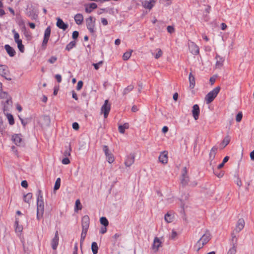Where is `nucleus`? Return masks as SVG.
I'll list each match as a JSON object with an SVG mask.
<instances>
[{"label":"nucleus","instance_id":"56","mask_svg":"<svg viewBox=\"0 0 254 254\" xmlns=\"http://www.w3.org/2000/svg\"><path fill=\"white\" fill-rule=\"evenodd\" d=\"M75 205L76 206V208L78 210H81L82 208V207L81 206V203L80 202V200L79 199H77L75 201Z\"/></svg>","mask_w":254,"mask_h":254},{"label":"nucleus","instance_id":"61","mask_svg":"<svg viewBox=\"0 0 254 254\" xmlns=\"http://www.w3.org/2000/svg\"><path fill=\"white\" fill-rule=\"evenodd\" d=\"M21 185L22 187L27 188L28 187V183L26 180L22 181L21 182Z\"/></svg>","mask_w":254,"mask_h":254},{"label":"nucleus","instance_id":"43","mask_svg":"<svg viewBox=\"0 0 254 254\" xmlns=\"http://www.w3.org/2000/svg\"><path fill=\"white\" fill-rule=\"evenodd\" d=\"M164 218H165V221L167 223L172 222L173 221V217L169 213H167L166 214H165Z\"/></svg>","mask_w":254,"mask_h":254},{"label":"nucleus","instance_id":"22","mask_svg":"<svg viewBox=\"0 0 254 254\" xmlns=\"http://www.w3.org/2000/svg\"><path fill=\"white\" fill-rule=\"evenodd\" d=\"M12 140L16 145H20L21 141V135L20 134H15L12 135Z\"/></svg>","mask_w":254,"mask_h":254},{"label":"nucleus","instance_id":"6","mask_svg":"<svg viewBox=\"0 0 254 254\" xmlns=\"http://www.w3.org/2000/svg\"><path fill=\"white\" fill-rule=\"evenodd\" d=\"M86 26L87 29L89 30L90 33H94L95 32V19L91 16H89L86 20Z\"/></svg>","mask_w":254,"mask_h":254},{"label":"nucleus","instance_id":"64","mask_svg":"<svg viewBox=\"0 0 254 254\" xmlns=\"http://www.w3.org/2000/svg\"><path fill=\"white\" fill-rule=\"evenodd\" d=\"M55 78L56 79V80H57V81L59 82V83H60L62 81V76L60 74H56L55 75Z\"/></svg>","mask_w":254,"mask_h":254},{"label":"nucleus","instance_id":"35","mask_svg":"<svg viewBox=\"0 0 254 254\" xmlns=\"http://www.w3.org/2000/svg\"><path fill=\"white\" fill-rule=\"evenodd\" d=\"M134 88V86L132 85H130L125 88L123 91V95H125L130 92L131 91L133 90Z\"/></svg>","mask_w":254,"mask_h":254},{"label":"nucleus","instance_id":"4","mask_svg":"<svg viewBox=\"0 0 254 254\" xmlns=\"http://www.w3.org/2000/svg\"><path fill=\"white\" fill-rule=\"evenodd\" d=\"M37 210L42 212L44 211V203L43 199L42 191L38 190V195L37 199Z\"/></svg>","mask_w":254,"mask_h":254},{"label":"nucleus","instance_id":"48","mask_svg":"<svg viewBox=\"0 0 254 254\" xmlns=\"http://www.w3.org/2000/svg\"><path fill=\"white\" fill-rule=\"evenodd\" d=\"M17 44V47L20 52L23 53L24 51V46L22 44V41L18 42Z\"/></svg>","mask_w":254,"mask_h":254},{"label":"nucleus","instance_id":"30","mask_svg":"<svg viewBox=\"0 0 254 254\" xmlns=\"http://www.w3.org/2000/svg\"><path fill=\"white\" fill-rule=\"evenodd\" d=\"M32 197V193L31 192H29L26 194H24L23 196V200L24 202L30 203V201Z\"/></svg>","mask_w":254,"mask_h":254},{"label":"nucleus","instance_id":"50","mask_svg":"<svg viewBox=\"0 0 254 254\" xmlns=\"http://www.w3.org/2000/svg\"><path fill=\"white\" fill-rule=\"evenodd\" d=\"M163 54V52L160 49H157V53L155 55V58L156 59H159L160 57L162 56Z\"/></svg>","mask_w":254,"mask_h":254},{"label":"nucleus","instance_id":"17","mask_svg":"<svg viewBox=\"0 0 254 254\" xmlns=\"http://www.w3.org/2000/svg\"><path fill=\"white\" fill-rule=\"evenodd\" d=\"M161 246V242L158 237H155L154 239L153 244L152 246V249L155 252L158 251V249Z\"/></svg>","mask_w":254,"mask_h":254},{"label":"nucleus","instance_id":"13","mask_svg":"<svg viewBox=\"0 0 254 254\" xmlns=\"http://www.w3.org/2000/svg\"><path fill=\"white\" fill-rule=\"evenodd\" d=\"M239 233H235L234 232H232L231 233V239H230V241L231 243V245L232 246H238V241L239 238Z\"/></svg>","mask_w":254,"mask_h":254},{"label":"nucleus","instance_id":"27","mask_svg":"<svg viewBox=\"0 0 254 254\" xmlns=\"http://www.w3.org/2000/svg\"><path fill=\"white\" fill-rule=\"evenodd\" d=\"M165 152L164 151L162 154H160L159 156V160L160 162L162 163L163 164H166L168 161V157L167 156V154H164Z\"/></svg>","mask_w":254,"mask_h":254},{"label":"nucleus","instance_id":"23","mask_svg":"<svg viewBox=\"0 0 254 254\" xmlns=\"http://www.w3.org/2000/svg\"><path fill=\"white\" fill-rule=\"evenodd\" d=\"M97 7L96 3L92 2L90 3L88 5L85 6V10L86 13H91L93 9H96Z\"/></svg>","mask_w":254,"mask_h":254},{"label":"nucleus","instance_id":"62","mask_svg":"<svg viewBox=\"0 0 254 254\" xmlns=\"http://www.w3.org/2000/svg\"><path fill=\"white\" fill-rule=\"evenodd\" d=\"M214 173L218 178H222L224 175V173L222 171H220L219 173H217L214 171Z\"/></svg>","mask_w":254,"mask_h":254},{"label":"nucleus","instance_id":"14","mask_svg":"<svg viewBox=\"0 0 254 254\" xmlns=\"http://www.w3.org/2000/svg\"><path fill=\"white\" fill-rule=\"evenodd\" d=\"M90 224V219L88 215H84L81 220L82 229H88Z\"/></svg>","mask_w":254,"mask_h":254},{"label":"nucleus","instance_id":"47","mask_svg":"<svg viewBox=\"0 0 254 254\" xmlns=\"http://www.w3.org/2000/svg\"><path fill=\"white\" fill-rule=\"evenodd\" d=\"M4 126L3 124V121L1 117H0V132L3 134V133L4 132Z\"/></svg>","mask_w":254,"mask_h":254},{"label":"nucleus","instance_id":"51","mask_svg":"<svg viewBox=\"0 0 254 254\" xmlns=\"http://www.w3.org/2000/svg\"><path fill=\"white\" fill-rule=\"evenodd\" d=\"M242 117H243L242 113V112L238 113L236 117V121L237 122H240L242 120Z\"/></svg>","mask_w":254,"mask_h":254},{"label":"nucleus","instance_id":"24","mask_svg":"<svg viewBox=\"0 0 254 254\" xmlns=\"http://www.w3.org/2000/svg\"><path fill=\"white\" fill-rule=\"evenodd\" d=\"M216 66L217 67H221L223 65V64L224 61L223 58L217 54L216 56Z\"/></svg>","mask_w":254,"mask_h":254},{"label":"nucleus","instance_id":"45","mask_svg":"<svg viewBox=\"0 0 254 254\" xmlns=\"http://www.w3.org/2000/svg\"><path fill=\"white\" fill-rule=\"evenodd\" d=\"M237 248L236 246H232V247L229 250L227 254H235L237 252Z\"/></svg>","mask_w":254,"mask_h":254},{"label":"nucleus","instance_id":"57","mask_svg":"<svg viewBox=\"0 0 254 254\" xmlns=\"http://www.w3.org/2000/svg\"><path fill=\"white\" fill-rule=\"evenodd\" d=\"M78 35H79L78 32L77 31H74L72 33V37L73 39L75 40L76 39H77L78 38Z\"/></svg>","mask_w":254,"mask_h":254},{"label":"nucleus","instance_id":"63","mask_svg":"<svg viewBox=\"0 0 254 254\" xmlns=\"http://www.w3.org/2000/svg\"><path fill=\"white\" fill-rule=\"evenodd\" d=\"M107 227H102L100 229V233H101L102 234H105L106 232H107Z\"/></svg>","mask_w":254,"mask_h":254},{"label":"nucleus","instance_id":"40","mask_svg":"<svg viewBox=\"0 0 254 254\" xmlns=\"http://www.w3.org/2000/svg\"><path fill=\"white\" fill-rule=\"evenodd\" d=\"M28 15L29 16V17H31V19L32 20H36L38 18V14L36 13H34L33 10H32L31 11H29L28 13Z\"/></svg>","mask_w":254,"mask_h":254},{"label":"nucleus","instance_id":"26","mask_svg":"<svg viewBox=\"0 0 254 254\" xmlns=\"http://www.w3.org/2000/svg\"><path fill=\"white\" fill-rule=\"evenodd\" d=\"M189 79L190 82V87L191 89H192L195 86V78L191 72H190L189 74Z\"/></svg>","mask_w":254,"mask_h":254},{"label":"nucleus","instance_id":"54","mask_svg":"<svg viewBox=\"0 0 254 254\" xmlns=\"http://www.w3.org/2000/svg\"><path fill=\"white\" fill-rule=\"evenodd\" d=\"M167 31L171 34L175 31V29L172 26H168L167 27Z\"/></svg>","mask_w":254,"mask_h":254},{"label":"nucleus","instance_id":"25","mask_svg":"<svg viewBox=\"0 0 254 254\" xmlns=\"http://www.w3.org/2000/svg\"><path fill=\"white\" fill-rule=\"evenodd\" d=\"M74 20L77 24H81L83 21V16L80 13H77L74 16Z\"/></svg>","mask_w":254,"mask_h":254},{"label":"nucleus","instance_id":"2","mask_svg":"<svg viewBox=\"0 0 254 254\" xmlns=\"http://www.w3.org/2000/svg\"><path fill=\"white\" fill-rule=\"evenodd\" d=\"M0 75L7 80H11L10 71L8 67L5 65L0 64Z\"/></svg>","mask_w":254,"mask_h":254},{"label":"nucleus","instance_id":"36","mask_svg":"<svg viewBox=\"0 0 254 254\" xmlns=\"http://www.w3.org/2000/svg\"><path fill=\"white\" fill-rule=\"evenodd\" d=\"M76 45V42L75 41H71L69 43H68L66 47L65 50L69 51L71 49H72Z\"/></svg>","mask_w":254,"mask_h":254},{"label":"nucleus","instance_id":"32","mask_svg":"<svg viewBox=\"0 0 254 254\" xmlns=\"http://www.w3.org/2000/svg\"><path fill=\"white\" fill-rule=\"evenodd\" d=\"M12 32L14 35V39L15 43H17L18 42L22 41V40L19 39V35L18 33L17 32L15 29H13L12 30Z\"/></svg>","mask_w":254,"mask_h":254},{"label":"nucleus","instance_id":"53","mask_svg":"<svg viewBox=\"0 0 254 254\" xmlns=\"http://www.w3.org/2000/svg\"><path fill=\"white\" fill-rule=\"evenodd\" d=\"M83 82L80 80V81H79L77 83V86H76V89L77 90H80L82 86H83Z\"/></svg>","mask_w":254,"mask_h":254},{"label":"nucleus","instance_id":"42","mask_svg":"<svg viewBox=\"0 0 254 254\" xmlns=\"http://www.w3.org/2000/svg\"><path fill=\"white\" fill-rule=\"evenodd\" d=\"M132 51L131 50L130 52H127L125 53L123 56V59L125 61H127L130 57Z\"/></svg>","mask_w":254,"mask_h":254},{"label":"nucleus","instance_id":"15","mask_svg":"<svg viewBox=\"0 0 254 254\" xmlns=\"http://www.w3.org/2000/svg\"><path fill=\"white\" fill-rule=\"evenodd\" d=\"M135 155L134 154H130L127 156L125 164L127 167H130L134 162Z\"/></svg>","mask_w":254,"mask_h":254},{"label":"nucleus","instance_id":"5","mask_svg":"<svg viewBox=\"0 0 254 254\" xmlns=\"http://www.w3.org/2000/svg\"><path fill=\"white\" fill-rule=\"evenodd\" d=\"M51 31L50 26H48L45 31L44 39L42 44V47L44 50L46 49L47 47V45L51 35Z\"/></svg>","mask_w":254,"mask_h":254},{"label":"nucleus","instance_id":"11","mask_svg":"<svg viewBox=\"0 0 254 254\" xmlns=\"http://www.w3.org/2000/svg\"><path fill=\"white\" fill-rule=\"evenodd\" d=\"M155 2V0H145L141 1V4L144 8L150 10L154 6Z\"/></svg>","mask_w":254,"mask_h":254},{"label":"nucleus","instance_id":"34","mask_svg":"<svg viewBox=\"0 0 254 254\" xmlns=\"http://www.w3.org/2000/svg\"><path fill=\"white\" fill-rule=\"evenodd\" d=\"M91 250L93 254H97L98 247L96 242H93L91 245Z\"/></svg>","mask_w":254,"mask_h":254},{"label":"nucleus","instance_id":"46","mask_svg":"<svg viewBox=\"0 0 254 254\" xmlns=\"http://www.w3.org/2000/svg\"><path fill=\"white\" fill-rule=\"evenodd\" d=\"M230 141V138L229 136L225 137L222 141V144L224 145V147L227 146Z\"/></svg>","mask_w":254,"mask_h":254},{"label":"nucleus","instance_id":"38","mask_svg":"<svg viewBox=\"0 0 254 254\" xmlns=\"http://www.w3.org/2000/svg\"><path fill=\"white\" fill-rule=\"evenodd\" d=\"M204 245L202 243L201 241L199 240L194 246V248L196 251H199Z\"/></svg>","mask_w":254,"mask_h":254},{"label":"nucleus","instance_id":"55","mask_svg":"<svg viewBox=\"0 0 254 254\" xmlns=\"http://www.w3.org/2000/svg\"><path fill=\"white\" fill-rule=\"evenodd\" d=\"M44 212L37 211V218L38 220H40L43 216Z\"/></svg>","mask_w":254,"mask_h":254},{"label":"nucleus","instance_id":"31","mask_svg":"<svg viewBox=\"0 0 254 254\" xmlns=\"http://www.w3.org/2000/svg\"><path fill=\"white\" fill-rule=\"evenodd\" d=\"M129 127V125L127 123H125L123 125H120L119 127V131L121 133H124L126 129H127Z\"/></svg>","mask_w":254,"mask_h":254},{"label":"nucleus","instance_id":"29","mask_svg":"<svg viewBox=\"0 0 254 254\" xmlns=\"http://www.w3.org/2000/svg\"><path fill=\"white\" fill-rule=\"evenodd\" d=\"M44 123L41 124L42 126H49L50 124V119L48 116H44L42 118Z\"/></svg>","mask_w":254,"mask_h":254},{"label":"nucleus","instance_id":"8","mask_svg":"<svg viewBox=\"0 0 254 254\" xmlns=\"http://www.w3.org/2000/svg\"><path fill=\"white\" fill-rule=\"evenodd\" d=\"M111 110V104L108 100L105 101L104 104L101 107V112L104 114L105 118H107Z\"/></svg>","mask_w":254,"mask_h":254},{"label":"nucleus","instance_id":"60","mask_svg":"<svg viewBox=\"0 0 254 254\" xmlns=\"http://www.w3.org/2000/svg\"><path fill=\"white\" fill-rule=\"evenodd\" d=\"M70 163L69 159L67 157L64 158L62 160V163L65 165L68 164Z\"/></svg>","mask_w":254,"mask_h":254},{"label":"nucleus","instance_id":"49","mask_svg":"<svg viewBox=\"0 0 254 254\" xmlns=\"http://www.w3.org/2000/svg\"><path fill=\"white\" fill-rule=\"evenodd\" d=\"M103 64V62L102 61H100L98 63H93L92 65L94 67L96 70H98L99 68V66L102 65Z\"/></svg>","mask_w":254,"mask_h":254},{"label":"nucleus","instance_id":"20","mask_svg":"<svg viewBox=\"0 0 254 254\" xmlns=\"http://www.w3.org/2000/svg\"><path fill=\"white\" fill-rule=\"evenodd\" d=\"M57 26L63 30H65L68 27V25L64 23L63 20L60 18L57 19Z\"/></svg>","mask_w":254,"mask_h":254},{"label":"nucleus","instance_id":"59","mask_svg":"<svg viewBox=\"0 0 254 254\" xmlns=\"http://www.w3.org/2000/svg\"><path fill=\"white\" fill-rule=\"evenodd\" d=\"M72 128L75 130H78L79 128V124L76 122L73 123L72 124Z\"/></svg>","mask_w":254,"mask_h":254},{"label":"nucleus","instance_id":"19","mask_svg":"<svg viewBox=\"0 0 254 254\" xmlns=\"http://www.w3.org/2000/svg\"><path fill=\"white\" fill-rule=\"evenodd\" d=\"M4 49L6 50L7 54L10 57H13L15 55L16 52L15 50L12 47L10 46L9 45H5L4 46Z\"/></svg>","mask_w":254,"mask_h":254},{"label":"nucleus","instance_id":"10","mask_svg":"<svg viewBox=\"0 0 254 254\" xmlns=\"http://www.w3.org/2000/svg\"><path fill=\"white\" fill-rule=\"evenodd\" d=\"M245 225V221L243 219H239L236 224L235 228L233 230L235 233H239L244 228Z\"/></svg>","mask_w":254,"mask_h":254},{"label":"nucleus","instance_id":"33","mask_svg":"<svg viewBox=\"0 0 254 254\" xmlns=\"http://www.w3.org/2000/svg\"><path fill=\"white\" fill-rule=\"evenodd\" d=\"M15 230L16 232H21L23 230V227L21 225H19L18 224V221L16 219L15 221Z\"/></svg>","mask_w":254,"mask_h":254},{"label":"nucleus","instance_id":"9","mask_svg":"<svg viewBox=\"0 0 254 254\" xmlns=\"http://www.w3.org/2000/svg\"><path fill=\"white\" fill-rule=\"evenodd\" d=\"M218 150V147L216 146H213L211 149L210 150V151L209 152V164L210 166H212L213 167L214 164H215V162L213 161L215 155L216 154L217 151Z\"/></svg>","mask_w":254,"mask_h":254},{"label":"nucleus","instance_id":"37","mask_svg":"<svg viewBox=\"0 0 254 254\" xmlns=\"http://www.w3.org/2000/svg\"><path fill=\"white\" fill-rule=\"evenodd\" d=\"M100 223L104 226L107 227L109 225V221L105 217H102L100 219Z\"/></svg>","mask_w":254,"mask_h":254},{"label":"nucleus","instance_id":"28","mask_svg":"<svg viewBox=\"0 0 254 254\" xmlns=\"http://www.w3.org/2000/svg\"><path fill=\"white\" fill-rule=\"evenodd\" d=\"M88 229H82V232L81 234V238H80V247H81L84 241V240L85 239L87 233Z\"/></svg>","mask_w":254,"mask_h":254},{"label":"nucleus","instance_id":"44","mask_svg":"<svg viewBox=\"0 0 254 254\" xmlns=\"http://www.w3.org/2000/svg\"><path fill=\"white\" fill-rule=\"evenodd\" d=\"M8 94L6 92L3 91L2 89H0V99H7Z\"/></svg>","mask_w":254,"mask_h":254},{"label":"nucleus","instance_id":"18","mask_svg":"<svg viewBox=\"0 0 254 254\" xmlns=\"http://www.w3.org/2000/svg\"><path fill=\"white\" fill-rule=\"evenodd\" d=\"M58 244H59L58 232L56 231L55 233V236H54V238L52 239V241L51 242L52 247L53 250H56L57 248Z\"/></svg>","mask_w":254,"mask_h":254},{"label":"nucleus","instance_id":"1","mask_svg":"<svg viewBox=\"0 0 254 254\" xmlns=\"http://www.w3.org/2000/svg\"><path fill=\"white\" fill-rule=\"evenodd\" d=\"M220 90V87L217 86L209 92L205 96V100L207 104L211 103L217 96Z\"/></svg>","mask_w":254,"mask_h":254},{"label":"nucleus","instance_id":"21","mask_svg":"<svg viewBox=\"0 0 254 254\" xmlns=\"http://www.w3.org/2000/svg\"><path fill=\"white\" fill-rule=\"evenodd\" d=\"M210 235L209 233L206 232L202 236L199 240L201 241L202 243L205 245L210 241Z\"/></svg>","mask_w":254,"mask_h":254},{"label":"nucleus","instance_id":"39","mask_svg":"<svg viewBox=\"0 0 254 254\" xmlns=\"http://www.w3.org/2000/svg\"><path fill=\"white\" fill-rule=\"evenodd\" d=\"M6 115L8 120L9 124L10 125H13L14 124V120L13 116L11 114L8 113H6Z\"/></svg>","mask_w":254,"mask_h":254},{"label":"nucleus","instance_id":"7","mask_svg":"<svg viewBox=\"0 0 254 254\" xmlns=\"http://www.w3.org/2000/svg\"><path fill=\"white\" fill-rule=\"evenodd\" d=\"M189 182V177L187 174V168L186 167H184L182 170L181 182L183 186H186L188 185Z\"/></svg>","mask_w":254,"mask_h":254},{"label":"nucleus","instance_id":"12","mask_svg":"<svg viewBox=\"0 0 254 254\" xmlns=\"http://www.w3.org/2000/svg\"><path fill=\"white\" fill-rule=\"evenodd\" d=\"M189 47L190 52L193 55H196L199 54V48L194 42H190L189 43Z\"/></svg>","mask_w":254,"mask_h":254},{"label":"nucleus","instance_id":"58","mask_svg":"<svg viewBox=\"0 0 254 254\" xmlns=\"http://www.w3.org/2000/svg\"><path fill=\"white\" fill-rule=\"evenodd\" d=\"M177 235V232L176 231L173 230L171 233V234L170 236V238L171 239H174L176 237Z\"/></svg>","mask_w":254,"mask_h":254},{"label":"nucleus","instance_id":"52","mask_svg":"<svg viewBox=\"0 0 254 254\" xmlns=\"http://www.w3.org/2000/svg\"><path fill=\"white\" fill-rule=\"evenodd\" d=\"M57 61V58L56 56H52L48 61L50 64H54Z\"/></svg>","mask_w":254,"mask_h":254},{"label":"nucleus","instance_id":"41","mask_svg":"<svg viewBox=\"0 0 254 254\" xmlns=\"http://www.w3.org/2000/svg\"><path fill=\"white\" fill-rule=\"evenodd\" d=\"M60 186H61V179L60 178H58L57 179L55 184V186H54V190H59L60 187Z\"/></svg>","mask_w":254,"mask_h":254},{"label":"nucleus","instance_id":"16","mask_svg":"<svg viewBox=\"0 0 254 254\" xmlns=\"http://www.w3.org/2000/svg\"><path fill=\"white\" fill-rule=\"evenodd\" d=\"M200 113L199 107L198 105L195 104L193 106L192 113L194 119L196 120L199 118Z\"/></svg>","mask_w":254,"mask_h":254},{"label":"nucleus","instance_id":"3","mask_svg":"<svg viewBox=\"0 0 254 254\" xmlns=\"http://www.w3.org/2000/svg\"><path fill=\"white\" fill-rule=\"evenodd\" d=\"M103 151L106 156V160L110 163H112L115 161V158L112 153L110 151L107 145L102 146Z\"/></svg>","mask_w":254,"mask_h":254}]
</instances>
